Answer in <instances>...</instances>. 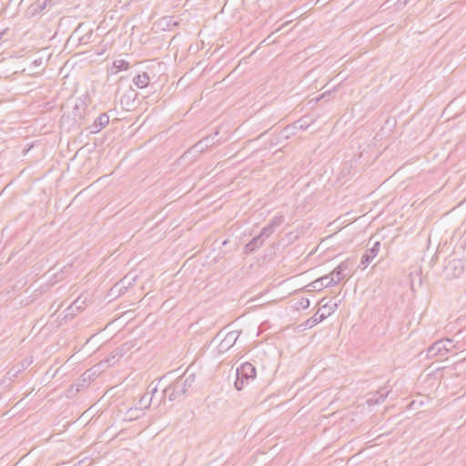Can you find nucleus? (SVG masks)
<instances>
[{"label":"nucleus","instance_id":"f257e3e1","mask_svg":"<svg viewBox=\"0 0 466 466\" xmlns=\"http://www.w3.org/2000/svg\"><path fill=\"white\" fill-rule=\"evenodd\" d=\"M236 375L234 386L237 390H241L245 385H248L256 378V368L251 363L245 362L237 369Z\"/></svg>","mask_w":466,"mask_h":466},{"label":"nucleus","instance_id":"f03ea898","mask_svg":"<svg viewBox=\"0 0 466 466\" xmlns=\"http://www.w3.org/2000/svg\"><path fill=\"white\" fill-rule=\"evenodd\" d=\"M90 102V97L88 95H85L81 97H78L76 100L75 106L72 110L73 119L79 126L86 124V119L89 116L90 112L88 110V104Z\"/></svg>","mask_w":466,"mask_h":466},{"label":"nucleus","instance_id":"7ed1b4c3","mask_svg":"<svg viewBox=\"0 0 466 466\" xmlns=\"http://www.w3.org/2000/svg\"><path fill=\"white\" fill-rule=\"evenodd\" d=\"M338 308L336 302L328 301L321 306V310L317 311L311 318L306 320L304 326L306 329H311L317 324L323 321L326 318L330 316Z\"/></svg>","mask_w":466,"mask_h":466},{"label":"nucleus","instance_id":"20e7f679","mask_svg":"<svg viewBox=\"0 0 466 466\" xmlns=\"http://www.w3.org/2000/svg\"><path fill=\"white\" fill-rule=\"evenodd\" d=\"M453 348L454 344L451 339H440L429 347L427 350V357L430 359L436 356L444 357L445 354L451 351Z\"/></svg>","mask_w":466,"mask_h":466},{"label":"nucleus","instance_id":"39448f33","mask_svg":"<svg viewBox=\"0 0 466 466\" xmlns=\"http://www.w3.org/2000/svg\"><path fill=\"white\" fill-rule=\"evenodd\" d=\"M187 391L185 384H182L181 380H176L174 383L167 386L163 390V397L167 398L170 401L180 400Z\"/></svg>","mask_w":466,"mask_h":466},{"label":"nucleus","instance_id":"423d86ee","mask_svg":"<svg viewBox=\"0 0 466 466\" xmlns=\"http://www.w3.org/2000/svg\"><path fill=\"white\" fill-rule=\"evenodd\" d=\"M352 265L353 264L350 259H346L338 265L330 274H329L330 277H334L335 285L340 282L347 276V272Z\"/></svg>","mask_w":466,"mask_h":466},{"label":"nucleus","instance_id":"0eeeda50","mask_svg":"<svg viewBox=\"0 0 466 466\" xmlns=\"http://www.w3.org/2000/svg\"><path fill=\"white\" fill-rule=\"evenodd\" d=\"M332 285H335L334 277L325 275L309 283L308 287L309 288V291H320L324 288H328Z\"/></svg>","mask_w":466,"mask_h":466},{"label":"nucleus","instance_id":"6e6552de","mask_svg":"<svg viewBox=\"0 0 466 466\" xmlns=\"http://www.w3.org/2000/svg\"><path fill=\"white\" fill-rule=\"evenodd\" d=\"M90 383V370L85 371L80 378L67 390V397L73 396Z\"/></svg>","mask_w":466,"mask_h":466},{"label":"nucleus","instance_id":"1a4fd4ad","mask_svg":"<svg viewBox=\"0 0 466 466\" xmlns=\"http://www.w3.org/2000/svg\"><path fill=\"white\" fill-rule=\"evenodd\" d=\"M109 122V116L106 113L100 114L94 122L87 127L90 134H96L100 132Z\"/></svg>","mask_w":466,"mask_h":466},{"label":"nucleus","instance_id":"9d476101","mask_svg":"<svg viewBox=\"0 0 466 466\" xmlns=\"http://www.w3.org/2000/svg\"><path fill=\"white\" fill-rule=\"evenodd\" d=\"M380 243L376 241L373 246L367 249L360 260V266H363V268L368 267V265L372 261V259L378 255L380 251Z\"/></svg>","mask_w":466,"mask_h":466},{"label":"nucleus","instance_id":"9b49d317","mask_svg":"<svg viewBox=\"0 0 466 466\" xmlns=\"http://www.w3.org/2000/svg\"><path fill=\"white\" fill-rule=\"evenodd\" d=\"M238 338V334L237 331L228 332L219 343V350L223 351L229 350L236 343Z\"/></svg>","mask_w":466,"mask_h":466},{"label":"nucleus","instance_id":"f8f14e48","mask_svg":"<svg viewBox=\"0 0 466 466\" xmlns=\"http://www.w3.org/2000/svg\"><path fill=\"white\" fill-rule=\"evenodd\" d=\"M49 5H52L51 0H37L30 5L28 12L31 15H38Z\"/></svg>","mask_w":466,"mask_h":466},{"label":"nucleus","instance_id":"ddd939ff","mask_svg":"<svg viewBox=\"0 0 466 466\" xmlns=\"http://www.w3.org/2000/svg\"><path fill=\"white\" fill-rule=\"evenodd\" d=\"M132 81L137 88H145L150 83V76L147 73L142 72L135 76Z\"/></svg>","mask_w":466,"mask_h":466},{"label":"nucleus","instance_id":"4468645a","mask_svg":"<svg viewBox=\"0 0 466 466\" xmlns=\"http://www.w3.org/2000/svg\"><path fill=\"white\" fill-rule=\"evenodd\" d=\"M264 243V239L261 236L258 235L254 237L248 243H247L244 247V251L246 254H250L254 252L257 248L261 247Z\"/></svg>","mask_w":466,"mask_h":466},{"label":"nucleus","instance_id":"2eb2a0df","mask_svg":"<svg viewBox=\"0 0 466 466\" xmlns=\"http://www.w3.org/2000/svg\"><path fill=\"white\" fill-rule=\"evenodd\" d=\"M22 371L23 367H19V365L13 366L1 380L0 384H4L6 380L9 383L14 381Z\"/></svg>","mask_w":466,"mask_h":466},{"label":"nucleus","instance_id":"dca6fc26","mask_svg":"<svg viewBox=\"0 0 466 466\" xmlns=\"http://www.w3.org/2000/svg\"><path fill=\"white\" fill-rule=\"evenodd\" d=\"M312 123L313 119L309 116H305L293 122L291 127L294 129L306 130Z\"/></svg>","mask_w":466,"mask_h":466},{"label":"nucleus","instance_id":"f3484780","mask_svg":"<svg viewBox=\"0 0 466 466\" xmlns=\"http://www.w3.org/2000/svg\"><path fill=\"white\" fill-rule=\"evenodd\" d=\"M389 392H390V390L386 387H382L377 390V392L375 394L377 396V398L376 399L370 398L368 400V402L369 403H376V404L383 402L385 400V399L387 398Z\"/></svg>","mask_w":466,"mask_h":466},{"label":"nucleus","instance_id":"a211bd4d","mask_svg":"<svg viewBox=\"0 0 466 466\" xmlns=\"http://www.w3.org/2000/svg\"><path fill=\"white\" fill-rule=\"evenodd\" d=\"M208 149L207 144L203 141V139L197 142L194 146H192L185 154L191 153H203Z\"/></svg>","mask_w":466,"mask_h":466},{"label":"nucleus","instance_id":"6ab92c4d","mask_svg":"<svg viewBox=\"0 0 466 466\" xmlns=\"http://www.w3.org/2000/svg\"><path fill=\"white\" fill-rule=\"evenodd\" d=\"M129 68V63L124 59L115 60L113 62V69H115V74L127 70Z\"/></svg>","mask_w":466,"mask_h":466},{"label":"nucleus","instance_id":"aec40b11","mask_svg":"<svg viewBox=\"0 0 466 466\" xmlns=\"http://www.w3.org/2000/svg\"><path fill=\"white\" fill-rule=\"evenodd\" d=\"M178 380H181L182 384H185V387L188 390L195 382L196 375L195 373H191L186 377H180Z\"/></svg>","mask_w":466,"mask_h":466},{"label":"nucleus","instance_id":"412c9836","mask_svg":"<svg viewBox=\"0 0 466 466\" xmlns=\"http://www.w3.org/2000/svg\"><path fill=\"white\" fill-rule=\"evenodd\" d=\"M218 135V131H216L214 134L208 135L203 137V141L207 144L208 148L216 145L218 141L216 139V137Z\"/></svg>","mask_w":466,"mask_h":466},{"label":"nucleus","instance_id":"4be33fe9","mask_svg":"<svg viewBox=\"0 0 466 466\" xmlns=\"http://www.w3.org/2000/svg\"><path fill=\"white\" fill-rule=\"evenodd\" d=\"M151 400H152V397H148L147 395L142 396L138 402L140 405V407L138 409H141L142 411H143V410L147 409L151 403Z\"/></svg>","mask_w":466,"mask_h":466},{"label":"nucleus","instance_id":"5701e85b","mask_svg":"<svg viewBox=\"0 0 466 466\" xmlns=\"http://www.w3.org/2000/svg\"><path fill=\"white\" fill-rule=\"evenodd\" d=\"M309 299L308 298H300L295 304L297 309H306L309 307Z\"/></svg>","mask_w":466,"mask_h":466},{"label":"nucleus","instance_id":"b1692460","mask_svg":"<svg viewBox=\"0 0 466 466\" xmlns=\"http://www.w3.org/2000/svg\"><path fill=\"white\" fill-rule=\"evenodd\" d=\"M131 285V280L129 279L128 276H126L116 285V287L119 286V291H121L123 289H127L128 286Z\"/></svg>","mask_w":466,"mask_h":466},{"label":"nucleus","instance_id":"393cba45","mask_svg":"<svg viewBox=\"0 0 466 466\" xmlns=\"http://www.w3.org/2000/svg\"><path fill=\"white\" fill-rule=\"evenodd\" d=\"M274 228L268 224V226L264 227L261 231H260V234L259 236H261V238L263 239L268 238L269 236H271V234L274 232Z\"/></svg>","mask_w":466,"mask_h":466},{"label":"nucleus","instance_id":"a878e982","mask_svg":"<svg viewBox=\"0 0 466 466\" xmlns=\"http://www.w3.org/2000/svg\"><path fill=\"white\" fill-rule=\"evenodd\" d=\"M85 302L80 300V298H77L76 300L73 301V303L69 306L68 309L74 311L76 309V310H81L84 309L83 304Z\"/></svg>","mask_w":466,"mask_h":466},{"label":"nucleus","instance_id":"bb28decb","mask_svg":"<svg viewBox=\"0 0 466 466\" xmlns=\"http://www.w3.org/2000/svg\"><path fill=\"white\" fill-rule=\"evenodd\" d=\"M128 414H129V420H134V419L139 418L143 414V411L141 410V409L135 408V409H130L128 410Z\"/></svg>","mask_w":466,"mask_h":466},{"label":"nucleus","instance_id":"cd10ccee","mask_svg":"<svg viewBox=\"0 0 466 466\" xmlns=\"http://www.w3.org/2000/svg\"><path fill=\"white\" fill-rule=\"evenodd\" d=\"M284 222L283 216H276L273 218L269 225L275 229L277 227H279Z\"/></svg>","mask_w":466,"mask_h":466},{"label":"nucleus","instance_id":"c85d7f7f","mask_svg":"<svg viewBox=\"0 0 466 466\" xmlns=\"http://www.w3.org/2000/svg\"><path fill=\"white\" fill-rule=\"evenodd\" d=\"M129 100H130V96L128 95H125L121 97L120 99V104L124 106L125 104L127 106H129Z\"/></svg>","mask_w":466,"mask_h":466},{"label":"nucleus","instance_id":"c756f323","mask_svg":"<svg viewBox=\"0 0 466 466\" xmlns=\"http://www.w3.org/2000/svg\"><path fill=\"white\" fill-rule=\"evenodd\" d=\"M31 360L28 361L26 360H23L21 363H19V367H23V370H25L30 364H31Z\"/></svg>","mask_w":466,"mask_h":466},{"label":"nucleus","instance_id":"7c9ffc66","mask_svg":"<svg viewBox=\"0 0 466 466\" xmlns=\"http://www.w3.org/2000/svg\"><path fill=\"white\" fill-rule=\"evenodd\" d=\"M148 390H150V397H152L157 390V386L152 387V384L149 385Z\"/></svg>","mask_w":466,"mask_h":466},{"label":"nucleus","instance_id":"2f4dec72","mask_svg":"<svg viewBox=\"0 0 466 466\" xmlns=\"http://www.w3.org/2000/svg\"><path fill=\"white\" fill-rule=\"evenodd\" d=\"M457 263L460 264V261L453 260V261L449 262V265L447 266V268H449L450 267L453 266V268L456 269V268H457L456 264Z\"/></svg>","mask_w":466,"mask_h":466},{"label":"nucleus","instance_id":"473e14b6","mask_svg":"<svg viewBox=\"0 0 466 466\" xmlns=\"http://www.w3.org/2000/svg\"><path fill=\"white\" fill-rule=\"evenodd\" d=\"M410 0H399V4L402 5H406Z\"/></svg>","mask_w":466,"mask_h":466},{"label":"nucleus","instance_id":"72a5a7b5","mask_svg":"<svg viewBox=\"0 0 466 466\" xmlns=\"http://www.w3.org/2000/svg\"><path fill=\"white\" fill-rule=\"evenodd\" d=\"M90 381L93 380V377L96 375V371H93V369H90Z\"/></svg>","mask_w":466,"mask_h":466}]
</instances>
